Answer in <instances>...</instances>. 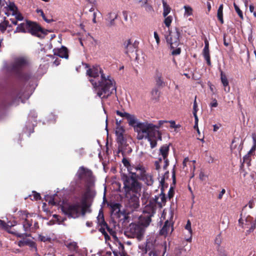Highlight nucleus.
I'll return each mask as SVG.
<instances>
[{"label":"nucleus","mask_w":256,"mask_h":256,"mask_svg":"<svg viewBox=\"0 0 256 256\" xmlns=\"http://www.w3.org/2000/svg\"><path fill=\"white\" fill-rule=\"evenodd\" d=\"M20 216H22V218L24 220L22 222V227L24 233L22 234L18 230L13 228L12 227L14 226L16 224V222H14V224L12 222H8V223L5 222L4 220H0V225L10 234H12L18 238H23L24 236L29 237L30 236V234H28L26 232H30V227L32 226V222L30 221L28 219V214L26 211H21Z\"/></svg>","instance_id":"nucleus-1"},{"label":"nucleus","mask_w":256,"mask_h":256,"mask_svg":"<svg viewBox=\"0 0 256 256\" xmlns=\"http://www.w3.org/2000/svg\"><path fill=\"white\" fill-rule=\"evenodd\" d=\"M92 85L100 98H108L116 88L112 81H91Z\"/></svg>","instance_id":"nucleus-2"},{"label":"nucleus","mask_w":256,"mask_h":256,"mask_svg":"<svg viewBox=\"0 0 256 256\" xmlns=\"http://www.w3.org/2000/svg\"><path fill=\"white\" fill-rule=\"evenodd\" d=\"M30 64V60L26 56H21L14 58L10 66L12 74L19 78H24L22 74V70Z\"/></svg>","instance_id":"nucleus-3"},{"label":"nucleus","mask_w":256,"mask_h":256,"mask_svg":"<svg viewBox=\"0 0 256 256\" xmlns=\"http://www.w3.org/2000/svg\"><path fill=\"white\" fill-rule=\"evenodd\" d=\"M123 182L124 195L130 196V194H138L141 190V184L136 178L123 174L122 176Z\"/></svg>","instance_id":"nucleus-4"},{"label":"nucleus","mask_w":256,"mask_h":256,"mask_svg":"<svg viewBox=\"0 0 256 256\" xmlns=\"http://www.w3.org/2000/svg\"><path fill=\"white\" fill-rule=\"evenodd\" d=\"M116 114L117 115L126 120L129 126L133 127L136 132L142 130L144 132L143 129L149 124L147 122H139L135 115L131 114L124 111L116 110Z\"/></svg>","instance_id":"nucleus-5"},{"label":"nucleus","mask_w":256,"mask_h":256,"mask_svg":"<svg viewBox=\"0 0 256 256\" xmlns=\"http://www.w3.org/2000/svg\"><path fill=\"white\" fill-rule=\"evenodd\" d=\"M146 229L140 224L132 222L124 231V234L128 238H135L140 241L144 238Z\"/></svg>","instance_id":"nucleus-6"},{"label":"nucleus","mask_w":256,"mask_h":256,"mask_svg":"<svg viewBox=\"0 0 256 256\" xmlns=\"http://www.w3.org/2000/svg\"><path fill=\"white\" fill-rule=\"evenodd\" d=\"M180 32L178 28H176L174 31H170L169 34L166 36L167 43L170 46L172 50V55H178L181 52V49L178 48L180 44Z\"/></svg>","instance_id":"nucleus-7"},{"label":"nucleus","mask_w":256,"mask_h":256,"mask_svg":"<svg viewBox=\"0 0 256 256\" xmlns=\"http://www.w3.org/2000/svg\"><path fill=\"white\" fill-rule=\"evenodd\" d=\"M86 68V75L91 78H96L100 75L101 80H110L108 76H106L100 65L90 66L86 63H82Z\"/></svg>","instance_id":"nucleus-8"},{"label":"nucleus","mask_w":256,"mask_h":256,"mask_svg":"<svg viewBox=\"0 0 256 256\" xmlns=\"http://www.w3.org/2000/svg\"><path fill=\"white\" fill-rule=\"evenodd\" d=\"M80 205L76 202L72 204H68L61 208L62 212L70 218H78L80 214Z\"/></svg>","instance_id":"nucleus-9"},{"label":"nucleus","mask_w":256,"mask_h":256,"mask_svg":"<svg viewBox=\"0 0 256 256\" xmlns=\"http://www.w3.org/2000/svg\"><path fill=\"white\" fill-rule=\"evenodd\" d=\"M238 224L242 228H248L246 231V234L248 235L252 232L256 228V219L254 220L252 217L250 216H248L245 220L240 218L238 220Z\"/></svg>","instance_id":"nucleus-10"},{"label":"nucleus","mask_w":256,"mask_h":256,"mask_svg":"<svg viewBox=\"0 0 256 256\" xmlns=\"http://www.w3.org/2000/svg\"><path fill=\"white\" fill-rule=\"evenodd\" d=\"M155 242L151 239H147L146 241L144 244L138 246V248L141 250L142 254H146L148 252V256H151L154 254H156L155 251Z\"/></svg>","instance_id":"nucleus-11"},{"label":"nucleus","mask_w":256,"mask_h":256,"mask_svg":"<svg viewBox=\"0 0 256 256\" xmlns=\"http://www.w3.org/2000/svg\"><path fill=\"white\" fill-rule=\"evenodd\" d=\"M125 197L128 198V201L126 204L128 207L130 208L132 210L138 208L139 204V194H130V196L124 195Z\"/></svg>","instance_id":"nucleus-12"},{"label":"nucleus","mask_w":256,"mask_h":256,"mask_svg":"<svg viewBox=\"0 0 256 256\" xmlns=\"http://www.w3.org/2000/svg\"><path fill=\"white\" fill-rule=\"evenodd\" d=\"M154 124L149 123V124L144 128V132H148L150 136H153L156 140H162V134L158 130H154Z\"/></svg>","instance_id":"nucleus-13"},{"label":"nucleus","mask_w":256,"mask_h":256,"mask_svg":"<svg viewBox=\"0 0 256 256\" xmlns=\"http://www.w3.org/2000/svg\"><path fill=\"white\" fill-rule=\"evenodd\" d=\"M156 198H150L148 204L144 207L143 213H146L148 215L153 216L156 213Z\"/></svg>","instance_id":"nucleus-14"},{"label":"nucleus","mask_w":256,"mask_h":256,"mask_svg":"<svg viewBox=\"0 0 256 256\" xmlns=\"http://www.w3.org/2000/svg\"><path fill=\"white\" fill-rule=\"evenodd\" d=\"M78 178L80 180H90L92 176V172L91 170L80 166L77 173Z\"/></svg>","instance_id":"nucleus-15"},{"label":"nucleus","mask_w":256,"mask_h":256,"mask_svg":"<svg viewBox=\"0 0 256 256\" xmlns=\"http://www.w3.org/2000/svg\"><path fill=\"white\" fill-rule=\"evenodd\" d=\"M160 190L161 192L159 196H155L154 198H156V206L158 208H162L166 205V198L164 192V187H161Z\"/></svg>","instance_id":"nucleus-16"},{"label":"nucleus","mask_w":256,"mask_h":256,"mask_svg":"<svg viewBox=\"0 0 256 256\" xmlns=\"http://www.w3.org/2000/svg\"><path fill=\"white\" fill-rule=\"evenodd\" d=\"M173 230V224L168 221V220H166L164 222V226L160 231V234L166 237L168 232H172Z\"/></svg>","instance_id":"nucleus-17"},{"label":"nucleus","mask_w":256,"mask_h":256,"mask_svg":"<svg viewBox=\"0 0 256 256\" xmlns=\"http://www.w3.org/2000/svg\"><path fill=\"white\" fill-rule=\"evenodd\" d=\"M18 244L20 247L28 246L30 248L31 250H34V252H37L38 250L36 242L29 239L20 240L18 242Z\"/></svg>","instance_id":"nucleus-18"},{"label":"nucleus","mask_w":256,"mask_h":256,"mask_svg":"<svg viewBox=\"0 0 256 256\" xmlns=\"http://www.w3.org/2000/svg\"><path fill=\"white\" fill-rule=\"evenodd\" d=\"M116 141L118 144V150L119 152L123 153L127 149L128 144H126V140L124 136L116 138Z\"/></svg>","instance_id":"nucleus-19"},{"label":"nucleus","mask_w":256,"mask_h":256,"mask_svg":"<svg viewBox=\"0 0 256 256\" xmlns=\"http://www.w3.org/2000/svg\"><path fill=\"white\" fill-rule=\"evenodd\" d=\"M152 216L150 215H148L146 213H142V214L139 218V223L140 225L144 226L146 228L148 226L152 221Z\"/></svg>","instance_id":"nucleus-20"},{"label":"nucleus","mask_w":256,"mask_h":256,"mask_svg":"<svg viewBox=\"0 0 256 256\" xmlns=\"http://www.w3.org/2000/svg\"><path fill=\"white\" fill-rule=\"evenodd\" d=\"M202 56L206 62L208 66L211 64L210 54L209 50V43L206 40H204V47L202 50Z\"/></svg>","instance_id":"nucleus-21"},{"label":"nucleus","mask_w":256,"mask_h":256,"mask_svg":"<svg viewBox=\"0 0 256 256\" xmlns=\"http://www.w3.org/2000/svg\"><path fill=\"white\" fill-rule=\"evenodd\" d=\"M40 27L35 22H30V27L28 28V32L30 33L32 35L39 36V33L41 32Z\"/></svg>","instance_id":"nucleus-22"},{"label":"nucleus","mask_w":256,"mask_h":256,"mask_svg":"<svg viewBox=\"0 0 256 256\" xmlns=\"http://www.w3.org/2000/svg\"><path fill=\"white\" fill-rule=\"evenodd\" d=\"M118 16V12H111L108 13L106 16V20L108 22V26H112L115 24L114 20Z\"/></svg>","instance_id":"nucleus-23"},{"label":"nucleus","mask_w":256,"mask_h":256,"mask_svg":"<svg viewBox=\"0 0 256 256\" xmlns=\"http://www.w3.org/2000/svg\"><path fill=\"white\" fill-rule=\"evenodd\" d=\"M101 228H100V231L102 234L106 238L107 237H109L108 233L106 231V228L110 232L112 230L108 226L107 223L104 221V216L102 214V222H100Z\"/></svg>","instance_id":"nucleus-24"},{"label":"nucleus","mask_w":256,"mask_h":256,"mask_svg":"<svg viewBox=\"0 0 256 256\" xmlns=\"http://www.w3.org/2000/svg\"><path fill=\"white\" fill-rule=\"evenodd\" d=\"M54 54L62 58L68 59V51L67 48L64 46H62L60 48L54 49Z\"/></svg>","instance_id":"nucleus-25"},{"label":"nucleus","mask_w":256,"mask_h":256,"mask_svg":"<svg viewBox=\"0 0 256 256\" xmlns=\"http://www.w3.org/2000/svg\"><path fill=\"white\" fill-rule=\"evenodd\" d=\"M170 145L165 144L162 145L159 150V155L162 156V160L168 157L170 151Z\"/></svg>","instance_id":"nucleus-26"},{"label":"nucleus","mask_w":256,"mask_h":256,"mask_svg":"<svg viewBox=\"0 0 256 256\" xmlns=\"http://www.w3.org/2000/svg\"><path fill=\"white\" fill-rule=\"evenodd\" d=\"M30 27V22H22L16 28V29L14 32H28V28Z\"/></svg>","instance_id":"nucleus-27"},{"label":"nucleus","mask_w":256,"mask_h":256,"mask_svg":"<svg viewBox=\"0 0 256 256\" xmlns=\"http://www.w3.org/2000/svg\"><path fill=\"white\" fill-rule=\"evenodd\" d=\"M90 192V190H88L85 192L84 197L82 200V213L83 215L85 214L86 212V209L88 207V206L86 203L87 198L88 196V194Z\"/></svg>","instance_id":"nucleus-28"},{"label":"nucleus","mask_w":256,"mask_h":256,"mask_svg":"<svg viewBox=\"0 0 256 256\" xmlns=\"http://www.w3.org/2000/svg\"><path fill=\"white\" fill-rule=\"evenodd\" d=\"M144 182L148 186H152L154 182L152 176L148 173H146L142 178L140 180Z\"/></svg>","instance_id":"nucleus-29"},{"label":"nucleus","mask_w":256,"mask_h":256,"mask_svg":"<svg viewBox=\"0 0 256 256\" xmlns=\"http://www.w3.org/2000/svg\"><path fill=\"white\" fill-rule=\"evenodd\" d=\"M121 204L118 203H114L110 204V212L112 214L118 215L120 212Z\"/></svg>","instance_id":"nucleus-30"},{"label":"nucleus","mask_w":256,"mask_h":256,"mask_svg":"<svg viewBox=\"0 0 256 256\" xmlns=\"http://www.w3.org/2000/svg\"><path fill=\"white\" fill-rule=\"evenodd\" d=\"M124 47L125 48V52L126 54H128L130 52H132L134 50V47L133 44L130 42V40H127L126 42L124 44Z\"/></svg>","instance_id":"nucleus-31"},{"label":"nucleus","mask_w":256,"mask_h":256,"mask_svg":"<svg viewBox=\"0 0 256 256\" xmlns=\"http://www.w3.org/2000/svg\"><path fill=\"white\" fill-rule=\"evenodd\" d=\"M138 171L137 172L138 173L136 174V178H138L140 180L141 178H142L143 176H144L147 172H146L144 167L142 166L140 164L138 165Z\"/></svg>","instance_id":"nucleus-32"},{"label":"nucleus","mask_w":256,"mask_h":256,"mask_svg":"<svg viewBox=\"0 0 256 256\" xmlns=\"http://www.w3.org/2000/svg\"><path fill=\"white\" fill-rule=\"evenodd\" d=\"M146 138H148V140L150 142V148H154L157 145L156 140L154 138L153 136H150L148 132H146Z\"/></svg>","instance_id":"nucleus-33"},{"label":"nucleus","mask_w":256,"mask_h":256,"mask_svg":"<svg viewBox=\"0 0 256 256\" xmlns=\"http://www.w3.org/2000/svg\"><path fill=\"white\" fill-rule=\"evenodd\" d=\"M152 99L156 102H158L160 96V92L158 88H154L151 92Z\"/></svg>","instance_id":"nucleus-34"},{"label":"nucleus","mask_w":256,"mask_h":256,"mask_svg":"<svg viewBox=\"0 0 256 256\" xmlns=\"http://www.w3.org/2000/svg\"><path fill=\"white\" fill-rule=\"evenodd\" d=\"M68 250L72 252H77L78 246L76 242H73L66 244Z\"/></svg>","instance_id":"nucleus-35"},{"label":"nucleus","mask_w":256,"mask_h":256,"mask_svg":"<svg viewBox=\"0 0 256 256\" xmlns=\"http://www.w3.org/2000/svg\"><path fill=\"white\" fill-rule=\"evenodd\" d=\"M138 165L136 166H132L128 168V171L131 174L130 176H133V178H136L137 174V172L138 171Z\"/></svg>","instance_id":"nucleus-36"},{"label":"nucleus","mask_w":256,"mask_h":256,"mask_svg":"<svg viewBox=\"0 0 256 256\" xmlns=\"http://www.w3.org/2000/svg\"><path fill=\"white\" fill-rule=\"evenodd\" d=\"M162 5L164 9L163 16L166 17L170 14L171 8L164 0H162Z\"/></svg>","instance_id":"nucleus-37"},{"label":"nucleus","mask_w":256,"mask_h":256,"mask_svg":"<svg viewBox=\"0 0 256 256\" xmlns=\"http://www.w3.org/2000/svg\"><path fill=\"white\" fill-rule=\"evenodd\" d=\"M168 176H169V172L166 171L164 173L163 177L161 178V180L160 182V185L161 187H166V188L168 187V184H166L165 186L164 182H165V180L168 179Z\"/></svg>","instance_id":"nucleus-38"},{"label":"nucleus","mask_w":256,"mask_h":256,"mask_svg":"<svg viewBox=\"0 0 256 256\" xmlns=\"http://www.w3.org/2000/svg\"><path fill=\"white\" fill-rule=\"evenodd\" d=\"M120 246L122 248V251L118 252L116 250H114L113 254L114 256H128L124 250V246L122 244H120Z\"/></svg>","instance_id":"nucleus-39"},{"label":"nucleus","mask_w":256,"mask_h":256,"mask_svg":"<svg viewBox=\"0 0 256 256\" xmlns=\"http://www.w3.org/2000/svg\"><path fill=\"white\" fill-rule=\"evenodd\" d=\"M124 129L122 126H117L116 129V135L117 137L123 136L124 132Z\"/></svg>","instance_id":"nucleus-40"},{"label":"nucleus","mask_w":256,"mask_h":256,"mask_svg":"<svg viewBox=\"0 0 256 256\" xmlns=\"http://www.w3.org/2000/svg\"><path fill=\"white\" fill-rule=\"evenodd\" d=\"M184 8L185 10L184 16H186L188 17L192 14V8H190L189 6H184Z\"/></svg>","instance_id":"nucleus-41"},{"label":"nucleus","mask_w":256,"mask_h":256,"mask_svg":"<svg viewBox=\"0 0 256 256\" xmlns=\"http://www.w3.org/2000/svg\"><path fill=\"white\" fill-rule=\"evenodd\" d=\"M164 23L166 26L169 27L172 20V17L170 16H166V17H164Z\"/></svg>","instance_id":"nucleus-42"},{"label":"nucleus","mask_w":256,"mask_h":256,"mask_svg":"<svg viewBox=\"0 0 256 256\" xmlns=\"http://www.w3.org/2000/svg\"><path fill=\"white\" fill-rule=\"evenodd\" d=\"M8 8L9 10L12 12V14H14L15 13V12L18 11V8L14 3H10V4L8 5Z\"/></svg>","instance_id":"nucleus-43"},{"label":"nucleus","mask_w":256,"mask_h":256,"mask_svg":"<svg viewBox=\"0 0 256 256\" xmlns=\"http://www.w3.org/2000/svg\"><path fill=\"white\" fill-rule=\"evenodd\" d=\"M222 236H221V234H220L216 236V237L215 240H214L215 244H217L218 247V250H219L220 246V245L222 242Z\"/></svg>","instance_id":"nucleus-44"},{"label":"nucleus","mask_w":256,"mask_h":256,"mask_svg":"<svg viewBox=\"0 0 256 256\" xmlns=\"http://www.w3.org/2000/svg\"><path fill=\"white\" fill-rule=\"evenodd\" d=\"M234 7L235 10L237 12L238 16L240 17V18L242 20H243L244 16H243V14H242V10L240 9L238 6L235 3L234 4Z\"/></svg>","instance_id":"nucleus-45"},{"label":"nucleus","mask_w":256,"mask_h":256,"mask_svg":"<svg viewBox=\"0 0 256 256\" xmlns=\"http://www.w3.org/2000/svg\"><path fill=\"white\" fill-rule=\"evenodd\" d=\"M38 239L40 241L43 242H50L51 240L50 238L42 236V234L38 235Z\"/></svg>","instance_id":"nucleus-46"},{"label":"nucleus","mask_w":256,"mask_h":256,"mask_svg":"<svg viewBox=\"0 0 256 256\" xmlns=\"http://www.w3.org/2000/svg\"><path fill=\"white\" fill-rule=\"evenodd\" d=\"M224 90L226 92H228L230 90V87L228 84V81H222Z\"/></svg>","instance_id":"nucleus-47"},{"label":"nucleus","mask_w":256,"mask_h":256,"mask_svg":"<svg viewBox=\"0 0 256 256\" xmlns=\"http://www.w3.org/2000/svg\"><path fill=\"white\" fill-rule=\"evenodd\" d=\"M174 187L171 186L168 192V198L170 200L174 197Z\"/></svg>","instance_id":"nucleus-48"},{"label":"nucleus","mask_w":256,"mask_h":256,"mask_svg":"<svg viewBox=\"0 0 256 256\" xmlns=\"http://www.w3.org/2000/svg\"><path fill=\"white\" fill-rule=\"evenodd\" d=\"M122 164H124V166H126L127 168H130L131 166V164L127 158H124L122 160Z\"/></svg>","instance_id":"nucleus-49"},{"label":"nucleus","mask_w":256,"mask_h":256,"mask_svg":"<svg viewBox=\"0 0 256 256\" xmlns=\"http://www.w3.org/2000/svg\"><path fill=\"white\" fill-rule=\"evenodd\" d=\"M162 161V158H160L158 160L155 162L154 166L156 170H159L160 168V163Z\"/></svg>","instance_id":"nucleus-50"},{"label":"nucleus","mask_w":256,"mask_h":256,"mask_svg":"<svg viewBox=\"0 0 256 256\" xmlns=\"http://www.w3.org/2000/svg\"><path fill=\"white\" fill-rule=\"evenodd\" d=\"M12 15L15 16L17 20H22L23 19V16L18 11L15 12V13H14Z\"/></svg>","instance_id":"nucleus-51"},{"label":"nucleus","mask_w":256,"mask_h":256,"mask_svg":"<svg viewBox=\"0 0 256 256\" xmlns=\"http://www.w3.org/2000/svg\"><path fill=\"white\" fill-rule=\"evenodd\" d=\"M238 138H234L232 142L231 146H230V148L232 150H234L236 148V145L234 144L235 143L237 142V141H238Z\"/></svg>","instance_id":"nucleus-52"},{"label":"nucleus","mask_w":256,"mask_h":256,"mask_svg":"<svg viewBox=\"0 0 256 256\" xmlns=\"http://www.w3.org/2000/svg\"><path fill=\"white\" fill-rule=\"evenodd\" d=\"M168 122L167 120H159L158 124V125H154L155 127L154 128V130H158L162 125L164 123Z\"/></svg>","instance_id":"nucleus-53"},{"label":"nucleus","mask_w":256,"mask_h":256,"mask_svg":"<svg viewBox=\"0 0 256 256\" xmlns=\"http://www.w3.org/2000/svg\"><path fill=\"white\" fill-rule=\"evenodd\" d=\"M185 228L188 230L189 232L192 234V230L191 228V222L190 220H188L185 226Z\"/></svg>","instance_id":"nucleus-54"},{"label":"nucleus","mask_w":256,"mask_h":256,"mask_svg":"<svg viewBox=\"0 0 256 256\" xmlns=\"http://www.w3.org/2000/svg\"><path fill=\"white\" fill-rule=\"evenodd\" d=\"M196 96H195L194 101V102L193 112H192L193 114L197 113V112L198 110V104H197V103L196 102Z\"/></svg>","instance_id":"nucleus-55"},{"label":"nucleus","mask_w":256,"mask_h":256,"mask_svg":"<svg viewBox=\"0 0 256 256\" xmlns=\"http://www.w3.org/2000/svg\"><path fill=\"white\" fill-rule=\"evenodd\" d=\"M217 16L218 20L222 24L224 23V20L222 18V12L218 11L217 12Z\"/></svg>","instance_id":"nucleus-56"},{"label":"nucleus","mask_w":256,"mask_h":256,"mask_svg":"<svg viewBox=\"0 0 256 256\" xmlns=\"http://www.w3.org/2000/svg\"><path fill=\"white\" fill-rule=\"evenodd\" d=\"M48 203L53 206L57 204L58 202L56 201L54 195L52 197H50V200L48 201Z\"/></svg>","instance_id":"nucleus-57"},{"label":"nucleus","mask_w":256,"mask_h":256,"mask_svg":"<svg viewBox=\"0 0 256 256\" xmlns=\"http://www.w3.org/2000/svg\"><path fill=\"white\" fill-rule=\"evenodd\" d=\"M34 198L36 200H40L41 198L40 195L39 193L36 192H33Z\"/></svg>","instance_id":"nucleus-58"},{"label":"nucleus","mask_w":256,"mask_h":256,"mask_svg":"<svg viewBox=\"0 0 256 256\" xmlns=\"http://www.w3.org/2000/svg\"><path fill=\"white\" fill-rule=\"evenodd\" d=\"M250 160V156H245L243 158V163H246L248 166L249 165Z\"/></svg>","instance_id":"nucleus-59"},{"label":"nucleus","mask_w":256,"mask_h":256,"mask_svg":"<svg viewBox=\"0 0 256 256\" xmlns=\"http://www.w3.org/2000/svg\"><path fill=\"white\" fill-rule=\"evenodd\" d=\"M136 132H138V139L139 140H142L144 137V134H146V132H143L142 130Z\"/></svg>","instance_id":"nucleus-60"},{"label":"nucleus","mask_w":256,"mask_h":256,"mask_svg":"<svg viewBox=\"0 0 256 256\" xmlns=\"http://www.w3.org/2000/svg\"><path fill=\"white\" fill-rule=\"evenodd\" d=\"M172 184L174 185L176 184V172L174 168H173L172 172Z\"/></svg>","instance_id":"nucleus-61"},{"label":"nucleus","mask_w":256,"mask_h":256,"mask_svg":"<svg viewBox=\"0 0 256 256\" xmlns=\"http://www.w3.org/2000/svg\"><path fill=\"white\" fill-rule=\"evenodd\" d=\"M168 122L170 124V127L171 128H178L179 126L176 124V122L174 120L168 121Z\"/></svg>","instance_id":"nucleus-62"},{"label":"nucleus","mask_w":256,"mask_h":256,"mask_svg":"<svg viewBox=\"0 0 256 256\" xmlns=\"http://www.w3.org/2000/svg\"><path fill=\"white\" fill-rule=\"evenodd\" d=\"M163 160L164 162V164L163 166V168L164 170H166L167 168V167L169 165V160L168 158H166Z\"/></svg>","instance_id":"nucleus-63"},{"label":"nucleus","mask_w":256,"mask_h":256,"mask_svg":"<svg viewBox=\"0 0 256 256\" xmlns=\"http://www.w3.org/2000/svg\"><path fill=\"white\" fill-rule=\"evenodd\" d=\"M218 103L216 99H214L212 102L210 104V106L212 108H216L218 106Z\"/></svg>","instance_id":"nucleus-64"}]
</instances>
